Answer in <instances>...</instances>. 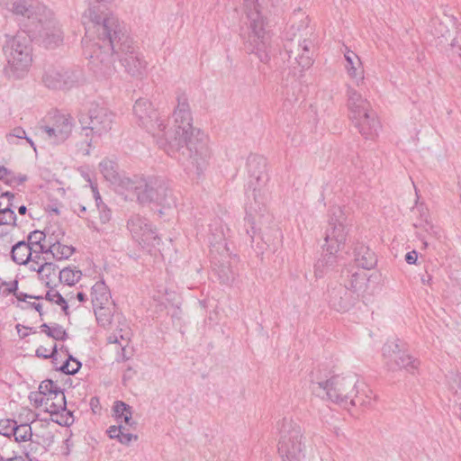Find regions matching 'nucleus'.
<instances>
[{
    "label": "nucleus",
    "mask_w": 461,
    "mask_h": 461,
    "mask_svg": "<svg viewBox=\"0 0 461 461\" xmlns=\"http://www.w3.org/2000/svg\"><path fill=\"white\" fill-rule=\"evenodd\" d=\"M18 212L21 215H24L27 212V208L25 205H21L18 207Z\"/></svg>",
    "instance_id": "62"
},
{
    "label": "nucleus",
    "mask_w": 461,
    "mask_h": 461,
    "mask_svg": "<svg viewBox=\"0 0 461 461\" xmlns=\"http://www.w3.org/2000/svg\"><path fill=\"white\" fill-rule=\"evenodd\" d=\"M44 240L45 234L42 231L35 230L29 235L27 243H31V246L34 249L43 250L45 249V245L41 244V241Z\"/></svg>",
    "instance_id": "44"
},
{
    "label": "nucleus",
    "mask_w": 461,
    "mask_h": 461,
    "mask_svg": "<svg viewBox=\"0 0 461 461\" xmlns=\"http://www.w3.org/2000/svg\"><path fill=\"white\" fill-rule=\"evenodd\" d=\"M36 408L48 412L52 417V420L61 426H69L74 422L72 411L67 409V401L64 393H58L53 397H48L42 400L35 398Z\"/></svg>",
    "instance_id": "12"
},
{
    "label": "nucleus",
    "mask_w": 461,
    "mask_h": 461,
    "mask_svg": "<svg viewBox=\"0 0 461 461\" xmlns=\"http://www.w3.org/2000/svg\"><path fill=\"white\" fill-rule=\"evenodd\" d=\"M368 276L364 271H357L350 274V276H348V279L345 280V283L343 285H347L349 288V291L351 293H354V295H357V298L364 294L367 288L368 285Z\"/></svg>",
    "instance_id": "24"
},
{
    "label": "nucleus",
    "mask_w": 461,
    "mask_h": 461,
    "mask_svg": "<svg viewBox=\"0 0 461 461\" xmlns=\"http://www.w3.org/2000/svg\"><path fill=\"white\" fill-rule=\"evenodd\" d=\"M57 354H58V349H57L56 344L53 345V347L50 350L43 346H40L36 349V356L39 357H42L44 359L52 358V359L56 360Z\"/></svg>",
    "instance_id": "48"
},
{
    "label": "nucleus",
    "mask_w": 461,
    "mask_h": 461,
    "mask_svg": "<svg viewBox=\"0 0 461 461\" xmlns=\"http://www.w3.org/2000/svg\"><path fill=\"white\" fill-rule=\"evenodd\" d=\"M59 267L51 263L41 265L40 273L38 274L41 281L47 286L56 285L57 278H59Z\"/></svg>",
    "instance_id": "31"
},
{
    "label": "nucleus",
    "mask_w": 461,
    "mask_h": 461,
    "mask_svg": "<svg viewBox=\"0 0 461 461\" xmlns=\"http://www.w3.org/2000/svg\"><path fill=\"white\" fill-rule=\"evenodd\" d=\"M107 339H108L109 343L118 344L121 346L123 343H126V342L129 343V341H130L129 332L124 331L122 333V330H121L119 333L111 334Z\"/></svg>",
    "instance_id": "49"
},
{
    "label": "nucleus",
    "mask_w": 461,
    "mask_h": 461,
    "mask_svg": "<svg viewBox=\"0 0 461 461\" xmlns=\"http://www.w3.org/2000/svg\"><path fill=\"white\" fill-rule=\"evenodd\" d=\"M138 201L142 204L155 203L163 208H169L176 204L172 192L163 182L156 179H145V185L141 186Z\"/></svg>",
    "instance_id": "11"
},
{
    "label": "nucleus",
    "mask_w": 461,
    "mask_h": 461,
    "mask_svg": "<svg viewBox=\"0 0 461 461\" xmlns=\"http://www.w3.org/2000/svg\"><path fill=\"white\" fill-rule=\"evenodd\" d=\"M77 299L81 302V303H84L86 301V294L82 293V292H78L77 294Z\"/></svg>",
    "instance_id": "61"
},
{
    "label": "nucleus",
    "mask_w": 461,
    "mask_h": 461,
    "mask_svg": "<svg viewBox=\"0 0 461 461\" xmlns=\"http://www.w3.org/2000/svg\"><path fill=\"white\" fill-rule=\"evenodd\" d=\"M16 424V421L14 420H1L0 435H3L5 437L13 436Z\"/></svg>",
    "instance_id": "47"
},
{
    "label": "nucleus",
    "mask_w": 461,
    "mask_h": 461,
    "mask_svg": "<svg viewBox=\"0 0 461 461\" xmlns=\"http://www.w3.org/2000/svg\"><path fill=\"white\" fill-rule=\"evenodd\" d=\"M56 285L49 287L45 294V299L50 303H56L60 306L61 310L66 315H68V305L64 297L60 294L59 291L55 288Z\"/></svg>",
    "instance_id": "40"
},
{
    "label": "nucleus",
    "mask_w": 461,
    "mask_h": 461,
    "mask_svg": "<svg viewBox=\"0 0 461 461\" xmlns=\"http://www.w3.org/2000/svg\"><path fill=\"white\" fill-rule=\"evenodd\" d=\"M30 306L32 308H33L34 310H36L41 315V308H42V305L40 303H29Z\"/></svg>",
    "instance_id": "59"
},
{
    "label": "nucleus",
    "mask_w": 461,
    "mask_h": 461,
    "mask_svg": "<svg viewBox=\"0 0 461 461\" xmlns=\"http://www.w3.org/2000/svg\"><path fill=\"white\" fill-rule=\"evenodd\" d=\"M312 46V42L308 39H304L298 44V50L302 52L295 57V59L298 65L302 67V68H308L312 64V58L311 52Z\"/></svg>",
    "instance_id": "33"
},
{
    "label": "nucleus",
    "mask_w": 461,
    "mask_h": 461,
    "mask_svg": "<svg viewBox=\"0 0 461 461\" xmlns=\"http://www.w3.org/2000/svg\"><path fill=\"white\" fill-rule=\"evenodd\" d=\"M11 11L15 15L26 17L32 21V23L43 22V18H50L52 11L46 5L34 0H17L13 5Z\"/></svg>",
    "instance_id": "14"
},
{
    "label": "nucleus",
    "mask_w": 461,
    "mask_h": 461,
    "mask_svg": "<svg viewBox=\"0 0 461 461\" xmlns=\"http://www.w3.org/2000/svg\"><path fill=\"white\" fill-rule=\"evenodd\" d=\"M366 139H374L380 129V122L378 121L376 113L373 110L367 111L360 114V116L350 119Z\"/></svg>",
    "instance_id": "21"
},
{
    "label": "nucleus",
    "mask_w": 461,
    "mask_h": 461,
    "mask_svg": "<svg viewBox=\"0 0 461 461\" xmlns=\"http://www.w3.org/2000/svg\"><path fill=\"white\" fill-rule=\"evenodd\" d=\"M86 37L83 39L84 54L90 68L101 78L115 72L113 55H116L125 72L141 78L148 71V62L129 36L126 26L116 16H98L95 10L87 14Z\"/></svg>",
    "instance_id": "2"
},
{
    "label": "nucleus",
    "mask_w": 461,
    "mask_h": 461,
    "mask_svg": "<svg viewBox=\"0 0 461 461\" xmlns=\"http://www.w3.org/2000/svg\"><path fill=\"white\" fill-rule=\"evenodd\" d=\"M99 169L104 177L113 185L122 175L119 172L116 162L108 158H104L100 162Z\"/></svg>",
    "instance_id": "32"
},
{
    "label": "nucleus",
    "mask_w": 461,
    "mask_h": 461,
    "mask_svg": "<svg viewBox=\"0 0 461 461\" xmlns=\"http://www.w3.org/2000/svg\"><path fill=\"white\" fill-rule=\"evenodd\" d=\"M348 230L346 226V213L340 206L330 209L328 227L325 230L323 251L325 257L315 265V276H321V267L325 264L333 263L336 255L344 248L347 240Z\"/></svg>",
    "instance_id": "6"
},
{
    "label": "nucleus",
    "mask_w": 461,
    "mask_h": 461,
    "mask_svg": "<svg viewBox=\"0 0 461 461\" xmlns=\"http://www.w3.org/2000/svg\"><path fill=\"white\" fill-rule=\"evenodd\" d=\"M209 232L208 240L210 245L218 247V249L222 247L223 249L227 250L224 227L220 220H215L209 225Z\"/></svg>",
    "instance_id": "27"
},
{
    "label": "nucleus",
    "mask_w": 461,
    "mask_h": 461,
    "mask_svg": "<svg viewBox=\"0 0 461 461\" xmlns=\"http://www.w3.org/2000/svg\"><path fill=\"white\" fill-rule=\"evenodd\" d=\"M94 308H104L111 299V294L107 285L103 281L96 282L91 292Z\"/></svg>",
    "instance_id": "26"
},
{
    "label": "nucleus",
    "mask_w": 461,
    "mask_h": 461,
    "mask_svg": "<svg viewBox=\"0 0 461 461\" xmlns=\"http://www.w3.org/2000/svg\"><path fill=\"white\" fill-rule=\"evenodd\" d=\"M32 257H30V259L32 260V259H35L36 261H46V258L42 257V253H47L49 252L48 249L45 250V249L43 250H41L40 249H32Z\"/></svg>",
    "instance_id": "54"
},
{
    "label": "nucleus",
    "mask_w": 461,
    "mask_h": 461,
    "mask_svg": "<svg viewBox=\"0 0 461 461\" xmlns=\"http://www.w3.org/2000/svg\"><path fill=\"white\" fill-rule=\"evenodd\" d=\"M78 214L79 217L83 218L84 217V214L86 213V206L84 205H79L78 207V211H76Z\"/></svg>",
    "instance_id": "60"
},
{
    "label": "nucleus",
    "mask_w": 461,
    "mask_h": 461,
    "mask_svg": "<svg viewBox=\"0 0 461 461\" xmlns=\"http://www.w3.org/2000/svg\"><path fill=\"white\" fill-rule=\"evenodd\" d=\"M127 228L132 240L143 249L150 250L160 244V238L154 225L149 220L140 214L130 217L127 221Z\"/></svg>",
    "instance_id": "10"
},
{
    "label": "nucleus",
    "mask_w": 461,
    "mask_h": 461,
    "mask_svg": "<svg viewBox=\"0 0 461 461\" xmlns=\"http://www.w3.org/2000/svg\"><path fill=\"white\" fill-rule=\"evenodd\" d=\"M215 271L223 284H230L235 278V272L229 266L221 265L217 269L215 268Z\"/></svg>",
    "instance_id": "42"
},
{
    "label": "nucleus",
    "mask_w": 461,
    "mask_h": 461,
    "mask_svg": "<svg viewBox=\"0 0 461 461\" xmlns=\"http://www.w3.org/2000/svg\"><path fill=\"white\" fill-rule=\"evenodd\" d=\"M384 363L389 370L404 369L414 374L420 366V360L411 356L400 340H388L382 348Z\"/></svg>",
    "instance_id": "9"
},
{
    "label": "nucleus",
    "mask_w": 461,
    "mask_h": 461,
    "mask_svg": "<svg viewBox=\"0 0 461 461\" xmlns=\"http://www.w3.org/2000/svg\"><path fill=\"white\" fill-rule=\"evenodd\" d=\"M358 377L354 374L335 375L326 381L319 382L318 386L322 389L331 402L344 407H349V400L357 387Z\"/></svg>",
    "instance_id": "8"
},
{
    "label": "nucleus",
    "mask_w": 461,
    "mask_h": 461,
    "mask_svg": "<svg viewBox=\"0 0 461 461\" xmlns=\"http://www.w3.org/2000/svg\"><path fill=\"white\" fill-rule=\"evenodd\" d=\"M96 320L102 326H106L111 323L112 315L109 310L104 308H94Z\"/></svg>",
    "instance_id": "45"
},
{
    "label": "nucleus",
    "mask_w": 461,
    "mask_h": 461,
    "mask_svg": "<svg viewBox=\"0 0 461 461\" xmlns=\"http://www.w3.org/2000/svg\"><path fill=\"white\" fill-rule=\"evenodd\" d=\"M145 185V179L133 176L132 177L122 175L118 181L115 182L113 187L115 191L123 195L124 198L132 200L134 197L138 199V194L140 192L141 186Z\"/></svg>",
    "instance_id": "22"
},
{
    "label": "nucleus",
    "mask_w": 461,
    "mask_h": 461,
    "mask_svg": "<svg viewBox=\"0 0 461 461\" xmlns=\"http://www.w3.org/2000/svg\"><path fill=\"white\" fill-rule=\"evenodd\" d=\"M47 261H36L35 259H29L28 262H26L25 265H28V267L30 270L37 272V274L40 273V267L41 265L46 264Z\"/></svg>",
    "instance_id": "55"
},
{
    "label": "nucleus",
    "mask_w": 461,
    "mask_h": 461,
    "mask_svg": "<svg viewBox=\"0 0 461 461\" xmlns=\"http://www.w3.org/2000/svg\"><path fill=\"white\" fill-rule=\"evenodd\" d=\"M11 172L10 169L0 165V180L6 184L8 177L11 176Z\"/></svg>",
    "instance_id": "57"
},
{
    "label": "nucleus",
    "mask_w": 461,
    "mask_h": 461,
    "mask_svg": "<svg viewBox=\"0 0 461 461\" xmlns=\"http://www.w3.org/2000/svg\"><path fill=\"white\" fill-rule=\"evenodd\" d=\"M347 107L349 119L372 110L369 102L363 97L361 93L353 85L346 86Z\"/></svg>",
    "instance_id": "20"
},
{
    "label": "nucleus",
    "mask_w": 461,
    "mask_h": 461,
    "mask_svg": "<svg viewBox=\"0 0 461 461\" xmlns=\"http://www.w3.org/2000/svg\"><path fill=\"white\" fill-rule=\"evenodd\" d=\"M113 0H90L89 8L84 13L82 17V23L85 26V30L86 31V21L89 20L87 14L91 11V9L95 10V14L98 16H114L113 14L109 10L108 5L111 4ZM86 37V34L85 35Z\"/></svg>",
    "instance_id": "30"
},
{
    "label": "nucleus",
    "mask_w": 461,
    "mask_h": 461,
    "mask_svg": "<svg viewBox=\"0 0 461 461\" xmlns=\"http://www.w3.org/2000/svg\"><path fill=\"white\" fill-rule=\"evenodd\" d=\"M93 194L95 200V204L99 212V219L100 221L104 224L110 221L112 213L110 209L107 207L105 203H103L101 195L97 190L96 186L92 185Z\"/></svg>",
    "instance_id": "38"
},
{
    "label": "nucleus",
    "mask_w": 461,
    "mask_h": 461,
    "mask_svg": "<svg viewBox=\"0 0 461 461\" xmlns=\"http://www.w3.org/2000/svg\"><path fill=\"white\" fill-rule=\"evenodd\" d=\"M43 22H39L41 29L38 31L41 44L47 49H55L63 42V32L59 23L54 19V14Z\"/></svg>",
    "instance_id": "17"
},
{
    "label": "nucleus",
    "mask_w": 461,
    "mask_h": 461,
    "mask_svg": "<svg viewBox=\"0 0 461 461\" xmlns=\"http://www.w3.org/2000/svg\"><path fill=\"white\" fill-rule=\"evenodd\" d=\"M270 1L243 0V6L248 19V32L244 40V48L247 52L255 54L263 63H267L270 59V35L266 31L265 19L260 10Z\"/></svg>",
    "instance_id": "4"
},
{
    "label": "nucleus",
    "mask_w": 461,
    "mask_h": 461,
    "mask_svg": "<svg viewBox=\"0 0 461 461\" xmlns=\"http://www.w3.org/2000/svg\"><path fill=\"white\" fill-rule=\"evenodd\" d=\"M128 344L129 343L126 342V343H123L122 345H121V350H120V352H118L117 357H116L117 361H125L126 359L129 358L125 355V348L128 346Z\"/></svg>",
    "instance_id": "58"
},
{
    "label": "nucleus",
    "mask_w": 461,
    "mask_h": 461,
    "mask_svg": "<svg viewBox=\"0 0 461 461\" xmlns=\"http://www.w3.org/2000/svg\"><path fill=\"white\" fill-rule=\"evenodd\" d=\"M77 80L74 72L62 68H48L42 77V81L48 88L60 89L71 87Z\"/></svg>",
    "instance_id": "18"
},
{
    "label": "nucleus",
    "mask_w": 461,
    "mask_h": 461,
    "mask_svg": "<svg viewBox=\"0 0 461 461\" xmlns=\"http://www.w3.org/2000/svg\"><path fill=\"white\" fill-rule=\"evenodd\" d=\"M58 393H64L59 386L51 380H44L40 384L39 391L30 393L29 399L32 402L35 403V398L37 400H42L48 397H53Z\"/></svg>",
    "instance_id": "28"
},
{
    "label": "nucleus",
    "mask_w": 461,
    "mask_h": 461,
    "mask_svg": "<svg viewBox=\"0 0 461 461\" xmlns=\"http://www.w3.org/2000/svg\"><path fill=\"white\" fill-rule=\"evenodd\" d=\"M15 460H20V459L17 458V456L11 457V458H4L3 456H0V461H15Z\"/></svg>",
    "instance_id": "63"
},
{
    "label": "nucleus",
    "mask_w": 461,
    "mask_h": 461,
    "mask_svg": "<svg viewBox=\"0 0 461 461\" xmlns=\"http://www.w3.org/2000/svg\"><path fill=\"white\" fill-rule=\"evenodd\" d=\"M123 429H124V427H122V425L110 426L107 429V433L111 438L118 439L121 433L123 431Z\"/></svg>",
    "instance_id": "53"
},
{
    "label": "nucleus",
    "mask_w": 461,
    "mask_h": 461,
    "mask_svg": "<svg viewBox=\"0 0 461 461\" xmlns=\"http://www.w3.org/2000/svg\"><path fill=\"white\" fill-rule=\"evenodd\" d=\"M344 59V68L351 83L357 87L363 86L366 84V77L364 66L359 56L346 48Z\"/></svg>",
    "instance_id": "19"
},
{
    "label": "nucleus",
    "mask_w": 461,
    "mask_h": 461,
    "mask_svg": "<svg viewBox=\"0 0 461 461\" xmlns=\"http://www.w3.org/2000/svg\"><path fill=\"white\" fill-rule=\"evenodd\" d=\"M74 126L73 118L69 114L58 113L54 116L52 125H45L41 129L52 143L64 141L70 135Z\"/></svg>",
    "instance_id": "15"
},
{
    "label": "nucleus",
    "mask_w": 461,
    "mask_h": 461,
    "mask_svg": "<svg viewBox=\"0 0 461 461\" xmlns=\"http://www.w3.org/2000/svg\"><path fill=\"white\" fill-rule=\"evenodd\" d=\"M32 249H33V247L31 246V243H26V241L17 242L12 248L11 256L13 260L18 265H25L32 257Z\"/></svg>",
    "instance_id": "29"
},
{
    "label": "nucleus",
    "mask_w": 461,
    "mask_h": 461,
    "mask_svg": "<svg viewBox=\"0 0 461 461\" xmlns=\"http://www.w3.org/2000/svg\"><path fill=\"white\" fill-rule=\"evenodd\" d=\"M13 436L16 442H27L32 436V428L27 423L21 425L16 424Z\"/></svg>",
    "instance_id": "41"
},
{
    "label": "nucleus",
    "mask_w": 461,
    "mask_h": 461,
    "mask_svg": "<svg viewBox=\"0 0 461 461\" xmlns=\"http://www.w3.org/2000/svg\"><path fill=\"white\" fill-rule=\"evenodd\" d=\"M248 165L249 180L246 191V217L244 220L246 224L249 225L247 233L253 239L257 232V217L262 215L268 201V191L267 188L268 176L266 172V160L263 158L258 156L250 157Z\"/></svg>",
    "instance_id": "3"
},
{
    "label": "nucleus",
    "mask_w": 461,
    "mask_h": 461,
    "mask_svg": "<svg viewBox=\"0 0 461 461\" xmlns=\"http://www.w3.org/2000/svg\"><path fill=\"white\" fill-rule=\"evenodd\" d=\"M82 277V272L79 269L65 267L59 272V283L72 286L76 285Z\"/></svg>",
    "instance_id": "36"
},
{
    "label": "nucleus",
    "mask_w": 461,
    "mask_h": 461,
    "mask_svg": "<svg viewBox=\"0 0 461 461\" xmlns=\"http://www.w3.org/2000/svg\"><path fill=\"white\" fill-rule=\"evenodd\" d=\"M375 397V395L372 389L358 379L357 387L349 400V406L368 407L372 404Z\"/></svg>",
    "instance_id": "23"
},
{
    "label": "nucleus",
    "mask_w": 461,
    "mask_h": 461,
    "mask_svg": "<svg viewBox=\"0 0 461 461\" xmlns=\"http://www.w3.org/2000/svg\"><path fill=\"white\" fill-rule=\"evenodd\" d=\"M113 413L119 422H124L126 425H131L132 411L131 407L122 401H117L113 405Z\"/></svg>",
    "instance_id": "34"
},
{
    "label": "nucleus",
    "mask_w": 461,
    "mask_h": 461,
    "mask_svg": "<svg viewBox=\"0 0 461 461\" xmlns=\"http://www.w3.org/2000/svg\"><path fill=\"white\" fill-rule=\"evenodd\" d=\"M301 427L290 418L279 424L278 452L283 461H302L304 458Z\"/></svg>",
    "instance_id": "7"
},
{
    "label": "nucleus",
    "mask_w": 461,
    "mask_h": 461,
    "mask_svg": "<svg viewBox=\"0 0 461 461\" xmlns=\"http://www.w3.org/2000/svg\"><path fill=\"white\" fill-rule=\"evenodd\" d=\"M41 330L48 337L56 340H66L68 337L67 331L64 330V328L57 323H53L51 325L43 323L41 325Z\"/></svg>",
    "instance_id": "39"
},
{
    "label": "nucleus",
    "mask_w": 461,
    "mask_h": 461,
    "mask_svg": "<svg viewBox=\"0 0 461 461\" xmlns=\"http://www.w3.org/2000/svg\"><path fill=\"white\" fill-rule=\"evenodd\" d=\"M113 113L108 110V108L99 105L92 104L88 112V127L84 131H90L97 136H103L107 134L113 123ZM88 135V132H86Z\"/></svg>",
    "instance_id": "13"
},
{
    "label": "nucleus",
    "mask_w": 461,
    "mask_h": 461,
    "mask_svg": "<svg viewBox=\"0 0 461 461\" xmlns=\"http://www.w3.org/2000/svg\"><path fill=\"white\" fill-rule=\"evenodd\" d=\"M136 122L156 140L158 145L170 157L181 155L185 170L193 177L200 178L206 170L211 158L208 136L193 126V116L187 97H177V105L168 128L162 116L146 98H139L133 105Z\"/></svg>",
    "instance_id": "1"
},
{
    "label": "nucleus",
    "mask_w": 461,
    "mask_h": 461,
    "mask_svg": "<svg viewBox=\"0 0 461 461\" xmlns=\"http://www.w3.org/2000/svg\"><path fill=\"white\" fill-rule=\"evenodd\" d=\"M6 141L11 145H18L20 140H26L31 147L36 151V147L33 140L29 138L26 131L22 127H15L5 135Z\"/></svg>",
    "instance_id": "37"
},
{
    "label": "nucleus",
    "mask_w": 461,
    "mask_h": 461,
    "mask_svg": "<svg viewBox=\"0 0 461 461\" xmlns=\"http://www.w3.org/2000/svg\"><path fill=\"white\" fill-rule=\"evenodd\" d=\"M18 288V282L14 281L10 283H5L2 286H0V294L8 295L14 292H15Z\"/></svg>",
    "instance_id": "51"
},
{
    "label": "nucleus",
    "mask_w": 461,
    "mask_h": 461,
    "mask_svg": "<svg viewBox=\"0 0 461 461\" xmlns=\"http://www.w3.org/2000/svg\"><path fill=\"white\" fill-rule=\"evenodd\" d=\"M15 196L11 192L3 193L0 195V212L14 208V200Z\"/></svg>",
    "instance_id": "46"
},
{
    "label": "nucleus",
    "mask_w": 461,
    "mask_h": 461,
    "mask_svg": "<svg viewBox=\"0 0 461 461\" xmlns=\"http://www.w3.org/2000/svg\"><path fill=\"white\" fill-rule=\"evenodd\" d=\"M4 55L6 60L5 74L14 79L24 78L32 65V46L30 38L20 32L8 37L3 46Z\"/></svg>",
    "instance_id": "5"
},
{
    "label": "nucleus",
    "mask_w": 461,
    "mask_h": 461,
    "mask_svg": "<svg viewBox=\"0 0 461 461\" xmlns=\"http://www.w3.org/2000/svg\"><path fill=\"white\" fill-rule=\"evenodd\" d=\"M357 301V295L349 291L347 285L337 284L328 291L329 305L337 312H348Z\"/></svg>",
    "instance_id": "16"
},
{
    "label": "nucleus",
    "mask_w": 461,
    "mask_h": 461,
    "mask_svg": "<svg viewBox=\"0 0 461 461\" xmlns=\"http://www.w3.org/2000/svg\"><path fill=\"white\" fill-rule=\"evenodd\" d=\"M137 438L138 437L136 435L125 431L124 429L117 440L122 444L129 445L132 440H137Z\"/></svg>",
    "instance_id": "52"
},
{
    "label": "nucleus",
    "mask_w": 461,
    "mask_h": 461,
    "mask_svg": "<svg viewBox=\"0 0 461 461\" xmlns=\"http://www.w3.org/2000/svg\"><path fill=\"white\" fill-rule=\"evenodd\" d=\"M355 262L364 271L373 268L376 264L375 253L366 246L359 244L354 250Z\"/></svg>",
    "instance_id": "25"
},
{
    "label": "nucleus",
    "mask_w": 461,
    "mask_h": 461,
    "mask_svg": "<svg viewBox=\"0 0 461 461\" xmlns=\"http://www.w3.org/2000/svg\"><path fill=\"white\" fill-rule=\"evenodd\" d=\"M81 367V363L74 358L72 356H68L66 362L59 367V369L68 375L76 374Z\"/></svg>",
    "instance_id": "43"
},
{
    "label": "nucleus",
    "mask_w": 461,
    "mask_h": 461,
    "mask_svg": "<svg viewBox=\"0 0 461 461\" xmlns=\"http://www.w3.org/2000/svg\"><path fill=\"white\" fill-rule=\"evenodd\" d=\"M418 259V254L415 250L410 251L405 255V261L410 264L413 265L417 262Z\"/></svg>",
    "instance_id": "56"
},
{
    "label": "nucleus",
    "mask_w": 461,
    "mask_h": 461,
    "mask_svg": "<svg viewBox=\"0 0 461 461\" xmlns=\"http://www.w3.org/2000/svg\"><path fill=\"white\" fill-rule=\"evenodd\" d=\"M430 280H431V277L429 276H428L427 278H425V277L421 278V282L423 284H429Z\"/></svg>",
    "instance_id": "64"
},
{
    "label": "nucleus",
    "mask_w": 461,
    "mask_h": 461,
    "mask_svg": "<svg viewBox=\"0 0 461 461\" xmlns=\"http://www.w3.org/2000/svg\"><path fill=\"white\" fill-rule=\"evenodd\" d=\"M48 251L55 259L63 260L70 258L74 254L75 249L72 246H68L57 241L49 246Z\"/></svg>",
    "instance_id": "35"
},
{
    "label": "nucleus",
    "mask_w": 461,
    "mask_h": 461,
    "mask_svg": "<svg viewBox=\"0 0 461 461\" xmlns=\"http://www.w3.org/2000/svg\"><path fill=\"white\" fill-rule=\"evenodd\" d=\"M27 180V176L25 175H15L11 172V176L8 177L6 185H19L24 183Z\"/></svg>",
    "instance_id": "50"
}]
</instances>
